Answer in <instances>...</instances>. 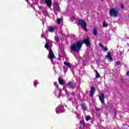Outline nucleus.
Wrapping results in <instances>:
<instances>
[{
	"label": "nucleus",
	"mask_w": 129,
	"mask_h": 129,
	"mask_svg": "<svg viewBox=\"0 0 129 129\" xmlns=\"http://www.w3.org/2000/svg\"><path fill=\"white\" fill-rule=\"evenodd\" d=\"M55 6L57 8L58 12H60V7H59V5L58 4V3H55Z\"/></svg>",
	"instance_id": "obj_22"
},
{
	"label": "nucleus",
	"mask_w": 129,
	"mask_h": 129,
	"mask_svg": "<svg viewBox=\"0 0 129 129\" xmlns=\"http://www.w3.org/2000/svg\"><path fill=\"white\" fill-rule=\"evenodd\" d=\"M44 47H45V48H46V49H47V50H48V49H49V42L46 41V43Z\"/></svg>",
	"instance_id": "obj_19"
},
{
	"label": "nucleus",
	"mask_w": 129,
	"mask_h": 129,
	"mask_svg": "<svg viewBox=\"0 0 129 129\" xmlns=\"http://www.w3.org/2000/svg\"><path fill=\"white\" fill-rule=\"evenodd\" d=\"M41 38H46L44 36V33L41 35Z\"/></svg>",
	"instance_id": "obj_37"
},
{
	"label": "nucleus",
	"mask_w": 129,
	"mask_h": 129,
	"mask_svg": "<svg viewBox=\"0 0 129 129\" xmlns=\"http://www.w3.org/2000/svg\"><path fill=\"white\" fill-rule=\"evenodd\" d=\"M54 86H57V85H58V84H57V82H54Z\"/></svg>",
	"instance_id": "obj_34"
},
{
	"label": "nucleus",
	"mask_w": 129,
	"mask_h": 129,
	"mask_svg": "<svg viewBox=\"0 0 129 129\" xmlns=\"http://www.w3.org/2000/svg\"><path fill=\"white\" fill-rule=\"evenodd\" d=\"M71 20L72 22H74V20H75V17H71Z\"/></svg>",
	"instance_id": "obj_25"
},
{
	"label": "nucleus",
	"mask_w": 129,
	"mask_h": 129,
	"mask_svg": "<svg viewBox=\"0 0 129 129\" xmlns=\"http://www.w3.org/2000/svg\"><path fill=\"white\" fill-rule=\"evenodd\" d=\"M54 94H56V90L54 91Z\"/></svg>",
	"instance_id": "obj_41"
},
{
	"label": "nucleus",
	"mask_w": 129,
	"mask_h": 129,
	"mask_svg": "<svg viewBox=\"0 0 129 129\" xmlns=\"http://www.w3.org/2000/svg\"><path fill=\"white\" fill-rule=\"evenodd\" d=\"M118 8H112L109 11V14L111 17H117V14H118Z\"/></svg>",
	"instance_id": "obj_3"
},
{
	"label": "nucleus",
	"mask_w": 129,
	"mask_h": 129,
	"mask_svg": "<svg viewBox=\"0 0 129 129\" xmlns=\"http://www.w3.org/2000/svg\"><path fill=\"white\" fill-rule=\"evenodd\" d=\"M80 123H81V125H82L83 126H84L85 124H84V122L83 121H80Z\"/></svg>",
	"instance_id": "obj_24"
},
{
	"label": "nucleus",
	"mask_w": 129,
	"mask_h": 129,
	"mask_svg": "<svg viewBox=\"0 0 129 129\" xmlns=\"http://www.w3.org/2000/svg\"><path fill=\"white\" fill-rule=\"evenodd\" d=\"M63 90H64L65 91V92H66V94H67V93H68V91H67V90H66V89H65V87H63Z\"/></svg>",
	"instance_id": "obj_32"
},
{
	"label": "nucleus",
	"mask_w": 129,
	"mask_h": 129,
	"mask_svg": "<svg viewBox=\"0 0 129 129\" xmlns=\"http://www.w3.org/2000/svg\"><path fill=\"white\" fill-rule=\"evenodd\" d=\"M39 15H41V13H39Z\"/></svg>",
	"instance_id": "obj_42"
},
{
	"label": "nucleus",
	"mask_w": 129,
	"mask_h": 129,
	"mask_svg": "<svg viewBox=\"0 0 129 129\" xmlns=\"http://www.w3.org/2000/svg\"><path fill=\"white\" fill-rule=\"evenodd\" d=\"M42 13L43 14L44 16H45V17H48L49 16V13H48V11L46 10V9H43L42 11Z\"/></svg>",
	"instance_id": "obj_12"
},
{
	"label": "nucleus",
	"mask_w": 129,
	"mask_h": 129,
	"mask_svg": "<svg viewBox=\"0 0 129 129\" xmlns=\"http://www.w3.org/2000/svg\"><path fill=\"white\" fill-rule=\"evenodd\" d=\"M44 2L48 8H51V6H52V0H44Z\"/></svg>",
	"instance_id": "obj_10"
},
{
	"label": "nucleus",
	"mask_w": 129,
	"mask_h": 129,
	"mask_svg": "<svg viewBox=\"0 0 129 129\" xmlns=\"http://www.w3.org/2000/svg\"><path fill=\"white\" fill-rule=\"evenodd\" d=\"M55 40L56 42H59V38L58 37H55Z\"/></svg>",
	"instance_id": "obj_26"
},
{
	"label": "nucleus",
	"mask_w": 129,
	"mask_h": 129,
	"mask_svg": "<svg viewBox=\"0 0 129 129\" xmlns=\"http://www.w3.org/2000/svg\"><path fill=\"white\" fill-rule=\"evenodd\" d=\"M81 107L82 109H83L85 111L87 109V107H86V105H85L84 104H81Z\"/></svg>",
	"instance_id": "obj_17"
},
{
	"label": "nucleus",
	"mask_w": 129,
	"mask_h": 129,
	"mask_svg": "<svg viewBox=\"0 0 129 129\" xmlns=\"http://www.w3.org/2000/svg\"><path fill=\"white\" fill-rule=\"evenodd\" d=\"M101 109V108L95 107V110H97V111H100Z\"/></svg>",
	"instance_id": "obj_29"
},
{
	"label": "nucleus",
	"mask_w": 129,
	"mask_h": 129,
	"mask_svg": "<svg viewBox=\"0 0 129 129\" xmlns=\"http://www.w3.org/2000/svg\"><path fill=\"white\" fill-rule=\"evenodd\" d=\"M103 28H106L107 27H108V24H107V22H106L105 21L103 22Z\"/></svg>",
	"instance_id": "obj_15"
},
{
	"label": "nucleus",
	"mask_w": 129,
	"mask_h": 129,
	"mask_svg": "<svg viewBox=\"0 0 129 129\" xmlns=\"http://www.w3.org/2000/svg\"><path fill=\"white\" fill-rule=\"evenodd\" d=\"M78 24L81 25V27L85 30V31H87V28H86V22H85V21L82 19H79Z\"/></svg>",
	"instance_id": "obj_4"
},
{
	"label": "nucleus",
	"mask_w": 129,
	"mask_h": 129,
	"mask_svg": "<svg viewBox=\"0 0 129 129\" xmlns=\"http://www.w3.org/2000/svg\"><path fill=\"white\" fill-rule=\"evenodd\" d=\"M90 119H91V117L89 115H87L86 117V120L87 121H88V120H90Z\"/></svg>",
	"instance_id": "obj_20"
},
{
	"label": "nucleus",
	"mask_w": 129,
	"mask_h": 129,
	"mask_svg": "<svg viewBox=\"0 0 129 129\" xmlns=\"http://www.w3.org/2000/svg\"><path fill=\"white\" fill-rule=\"evenodd\" d=\"M58 82L59 84H61V85H63V84H64V80L60 78H58Z\"/></svg>",
	"instance_id": "obj_14"
},
{
	"label": "nucleus",
	"mask_w": 129,
	"mask_h": 129,
	"mask_svg": "<svg viewBox=\"0 0 129 129\" xmlns=\"http://www.w3.org/2000/svg\"><path fill=\"white\" fill-rule=\"evenodd\" d=\"M120 64V62H119V61H117V62H116V66H118V65H119Z\"/></svg>",
	"instance_id": "obj_30"
},
{
	"label": "nucleus",
	"mask_w": 129,
	"mask_h": 129,
	"mask_svg": "<svg viewBox=\"0 0 129 129\" xmlns=\"http://www.w3.org/2000/svg\"><path fill=\"white\" fill-rule=\"evenodd\" d=\"M96 72V78H100V75H99V73L96 70H95Z\"/></svg>",
	"instance_id": "obj_18"
},
{
	"label": "nucleus",
	"mask_w": 129,
	"mask_h": 129,
	"mask_svg": "<svg viewBox=\"0 0 129 129\" xmlns=\"http://www.w3.org/2000/svg\"><path fill=\"white\" fill-rule=\"evenodd\" d=\"M116 115V111H115V116Z\"/></svg>",
	"instance_id": "obj_40"
},
{
	"label": "nucleus",
	"mask_w": 129,
	"mask_h": 129,
	"mask_svg": "<svg viewBox=\"0 0 129 129\" xmlns=\"http://www.w3.org/2000/svg\"><path fill=\"white\" fill-rule=\"evenodd\" d=\"M59 90V93H62V89H59V88H57Z\"/></svg>",
	"instance_id": "obj_35"
},
{
	"label": "nucleus",
	"mask_w": 129,
	"mask_h": 129,
	"mask_svg": "<svg viewBox=\"0 0 129 129\" xmlns=\"http://www.w3.org/2000/svg\"><path fill=\"white\" fill-rule=\"evenodd\" d=\"M121 9H123V8H124L123 5H122V4L121 5Z\"/></svg>",
	"instance_id": "obj_38"
},
{
	"label": "nucleus",
	"mask_w": 129,
	"mask_h": 129,
	"mask_svg": "<svg viewBox=\"0 0 129 129\" xmlns=\"http://www.w3.org/2000/svg\"><path fill=\"white\" fill-rule=\"evenodd\" d=\"M48 58H49L50 59L51 62H52V64H54L56 62V60H57V58H56V56H55V55L54 54V52H53V50H52V49L49 48V54L47 56Z\"/></svg>",
	"instance_id": "obj_2"
},
{
	"label": "nucleus",
	"mask_w": 129,
	"mask_h": 129,
	"mask_svg": "<svg viewBox=\"0 0 129 129\" xmlns=\"http://www.w3.org/2000/svg\"><path fill=\"white\" fill-rule=\"evenodd\" d=\"M126 74H127V76H129V71H128V72H127Z\"/></svg>",
	"instance_id": "obj_39"
},
{
	"label": "nucleus",
	"mask_w": 129,
	"mask_h": 129,
	"mask_svg": "<svg viewBox=\"0 0 129 129\" xmlns=\"http://www.w3.org/2000/svg\"><path fill=\"white\" fill-rule=\"evenodd\" d=\"M94 93H95V88L94 87H91L90 92V96H91V97H93Z\"/></svg>",
	"instance_id": "obj_8"
},
{
	"label": "nucleus",
	"mask_w": 129,
	"mask_h": 129,
	"mask_svg": "<svg viewBox=\"0 0 129 129\" xmlns=\"http://www.w3.org/2000/svg\"><path fill=\"white\" fill-rule=\"evenodd\" d=\"M106 57L108 60H109L110 62H112L113 59H112V57H111V54L110 52H108L107 54L106 55Z\"/></svg>",
	"instance_id": "obj_11"
},
{
	"label": "nucleus",
	"mask_w": 129,
	"mask_h": 129,
	"mask_svg": "<svg viewBox=\"0 0 129 129\" xmlns=\"http://www.w3.org/2000/svg\"><path fill=\"white\" fill-rule=\"evenodd\" d=\"M75 95V92H73L72 93V95L74 96Z\"/></svg>",
	"instance_id": "obj_36"
},
{
	"label": "nucleus",
	"mask_w": 129,
	"mask_h": 129,
	"mask_svg": "<svg viewBox=\"0 0 129 129\" xmlns=\"http://www.w3.org/2000/svg\"><path fill=\"white\" fill-rule=\"evenodd\" d=\"M63 70H64V72L66 73L67 72L68 69V68L66 69L65 68H63Z\"/></svg>",
	"instance_id": "obj_31"
},
{
	"label": "nucleus",
	"mask_w": 129,
	"mask_h": 129,
	"mask_svg": "<svg viewBox=\"0 0 129 129\" xmlns=\"http://www.w3.org/2000/svg\"><path fill=\"white\" fill-rule=\"evenodd\" d=\"M38 80H35L34 81V86H37V84H38Z\"/></svg>",
	"instance_id": "obj_23"
},
{
	"label": "nucleus",
	"mask_w": 129,
	"mask_h": 129,
	"mask_svg": "<svg viewBox=\"0 0 129 129\" xmlns=\"http://www.w3.org/2000/svg\"><path fill=\"white\" fill-rule=\"evenodd\" d=\"M47 30H48V32H49V33H53L57 30V27L49 26L47 28Z\"/></svg>",
	"instance_id": "obj_6"
},
{
	"label": "nucleus",
	"mask_w": 129,
	"mask_h": 129,
	"mask_svg": "<svg viewBox=\"0 0 129 129\" xmlns=\"http://www.w3.org/2000/svg\"><path fill=\"white\" fill-rule=\"evenodd\" d=\"M57 23L58 24V25H60L61 23V21H62V19L61 18H57Z\"/></svg>",
	"instance_id": "obj_21"
},
{
	"label": "nucleus",
	"mask_w": 129,
	"mask_h": 129,
	"mask_svg": "<svg viewBox=\"0 0 129 129\" xmlns=\"http://www.w3.org/2000/svg\"><path fill=\"white\" fill-rule=\"evenodd\" d=\"M99 46L100 47H101V48H103V47H104V46H103V45H102L101 43H99Z\"/></svg>",
	"instance_id": "obj_33"
},
{
	"label": "nucleus",
	"mask_w": 129,
	"mask_h": 129,
	"mask_svg": "<svg viewBox=\"0 0 129 129\" xmlns=\"http://www.w3.org/2000/svg\"><path fill=\"white\" fill-rule=\"evenodd\" d=\"M60 96H64V95L62 94V93H59V94L58 95V98H60Z\"/></svg>",
	"instance_id": "obj_27"
},
{
	"label": "nucleus",
	"mask_w": 129,
	"mask_h": 129,
	"mask_svg": "<svg viewBox=\"0 0 129 129\" xmlns=\"http://www.w3.org/2000/svg\"><path fill=\"white\" fill-rule=\"evenodd\" d=\"M102 48H103V50H104V51H107V50H108L107 47H104V46H103V47H102Z\"/></svg>",
	"instance_id": "obj_28"
},
{
	"label": "nucleus",
	"mask_w": 129,
	"mask_h": 129,
	"mask_svg": "<svg viewBox=\"0 0 129 129\" xmlns=\"http://www.w3.org/2000/svg\"><path fill=\"white\" fill-rule=\"evenodd\" d=\"M93 33L95 36L97 35V28L95 27L94 28Z\"/></svg>",
	"instance_id": "obj_16"
},
{
	"label": "nucleus",
	"mask_w": 129,
	"mask_h": 129,
	"mask_svg": "<svg viewBox=\"0 0 129 129\" xmlns=\"http://www.w3.org/2000/svg\"><path fill=\"white\" fill-rule=\"evenodd\" d=\"M63 64H64V65L69 67L70 69H71V63L67 61H64Z\"/></svg>",
	"instance_id": "obj_13"
},
{
	"label": "nucleus",
	"mask_w": 129,
	"mask_h": 129,
	"mask_svg": "<svg viewBox=\"0 0 129 129\" xmlns=\"http://www.w3.org/2000/svg\"><path fill=\"white\" fill-rule=\"evenodd\" d=\"M99 98L101 103H104V94L102 93L99 96Z\"/></svg>",
	"instance_id": "obj_9"
},
{
	"label": "nucleus",
	"mask_w": 129,
	"mask_h": 129,
	"mask_svg": "<svg viewBox=\"0 0 129 129\" xmlns=\"http://www.w3.org/2000/svg\"><path fill=\"white\" fill-rule=\"evenodd\" d=\"M101 1H103V0H101Z\"/></svg>",
	"instance_id": "obj_43"
},
{
	"label": "nucleus",
	"mask_w": 129,
	"mask_h": 129,
	"mask_svg": "<svg viewBox=\"0 0 129 129\" xmlns=\"http://www.w3.org/2000/svg\"><path fill=\"white\" fill-rule=\"evenodd\" d=\"M84 43L86 46H90V41H89V38H87L83 40V41H79L76 44H73L71 46V49L73 52L75 53H79L81 47H82V44Z\"/></svg>",
	"instance_id": "obj_1"
},
{
	"label": "nucleus",
	"mask_w": 129,
	"mask_h": 129,
	"mask_svg": "<svg viewBox=\"0 0 129 129\" xmlns=\"http://www.w3.org/2000/svg\"><path fill=\"white\" fill-rule=\"evenodd\" d=\"M66 87H67V88H72V89H74V88H75L76 87L74 85L73 83L72 82H69L66 86Z\"/></svg>",
	"instance_id": "obj_7"
},
{
	"label": "nucleus",
	"mask_w": 129,
	"mask_h": 129,
	"mask_svg": "<svg viewBox=\"0 0 129 129\" xmlns=\"http://www.w3.org/2000/svg\"><path fill=\"white\" fill-rule=\"evenodd\" d=\"M55 111L56 113H61L62 112H65L64 110V107L59 105L56 108Z\"/></svg>",
	"instance_id": "obj_5"
}]
</instances>
